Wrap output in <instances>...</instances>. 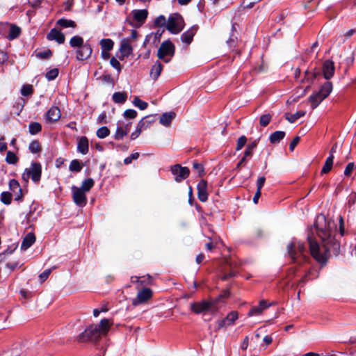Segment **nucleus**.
<instances>
[{"instance_id": "obj_13", "label": "nucleus", "mask_w": 356, "mask_h": 356, "mask_svg": "<svg viewBox=\"0 0 356 356\" xmlns=\"http://www.w3.org/2000/svg\"><path fill=\"white\" fill-rule=\"evenodd\" d=\"M131 122L125 123L124 122H118L117 124V129L114 134V138L117 140H122L129 131Z\"/></svg>"}, {"instance_id": "obj_8", "label": "nucleus", "mask_w": 356, "mask_h": 356, "mask_svg": "<svg viewBox=\"0 0 356 356\" xmlns=\"http://www.w3.org/2000/svg\"><path fill=\"white\" fill-rule=\"evenodd\" d=\"M175 54V45L170 40L162 42L158 49L157 56L165 63H168Z\"/></svg>"}, {"instance_id": "obj_41", "label": "nucleus", "mask_w": 356, "mask_h": 356, "mask_svg": "<svg viewBox=\"0 0 356 356\" xmlns=\"http://www.w3.org/2000/svg\"><path fill=\"white\" fill-rule=\"evenodd\" d=\"M57 24L60 25L63 28H67V27H75L76 24L74 21L71 19H60L57 22Z\"/></svg>"}, {"instance_id": "obj_5", "label": "nucleus", "mask_w": 356, "mask_h": 356, "mask_svg": "<svg viewBox=\"0 0 356 356\" xmlns=\"http://www.w3.org/2000/svg\"><path fill=\"white\" fill-rule=\"evenodd\" d=\"M332 90V83L327 81L322 85L318 92L310 95L309 101L311 103L312 108H316L323 99L329 96Z\"/></svg>"}, {"instance_id": "obj_35", "label": "nucleus", "mask_w": 356, "mask_h": 356, "mask_svg": "<svg viewBox=\"0 0 356 356\" xmlns=\"http://www.w3.org/2000/svg\"><path fill=\"white\" fill-rule=\"evenodd\" d=\"M221 298L220 296L216 298H211L207 300L208 304L211 309V314H213L218 311V304Z\"/></svg>"}, {"instance_id": "obj_28", "label": "nucleus", "mask_w": 356, "mask_h": 356, "mask_svg": "<svg viewBox=\"0 0 356 356\" xmlns=\"http://www.w3.org/2000/svg\"><path fill=\"white\" fill-rule=\"evenodd\" d=\"M163 30L160 31L158 30L154 33L149 34L146 36L145 41H144V45H146L149 42L152 41L153 43H156L160 40V38L163 33Z\"/></svg>"}, {"instance_id": "obj_21", "label": "nucleus", "mask_w": 356, "mask_h": 356, "mask_svg": "<svg viewBox=\"0 0 356 356\" xmlns=\"http://www.w3.org/2000/svg\"><path fill=\"white\" fill-rule=\"evenodd\" d=\"M8 28V33L6 35V38L9 40H13L17 38L21 33V29L14 24H9L8 26H6Z\"/></svg>"}, {"instance_id": "obj_15", "label": "nucleus", "mask_w": 356, "mask_h": 356, "mask_svg": "<svg viewBox=\"0 0 356 356\" xmlns=\"http://www.w3.org/2000/svg\"><path fill=\"white\" fill-rule=\"evenodd\" d=\"M322 72L325 79H330L334 76L335 72L334 62L329 59L325 60L323 63Z\"/></svg>"}, {"instance_id": "obj_42", "label": "nucleus", "mask_w": 356, "mask_h": 356, "mask_svg": "<svg viewBox=\"0 0 356 356\" xmlns=\"http://www.w3.org/2000/svg\"><path fill=\"white\" fill-rule=\"evenodd\" d=\"M0 200L2 203L9 205L12 200V193L10 192H2L0 195Z\"/></svg>"}, {"instance_id": "obj_23", "label": "nucleus", "mask_w": 356, "mask_h": 356, "mask_svg": "<svg viewBox=\"0 0 356 356\" xmlns=\"http://www.w3.org/2000/svg\"><path fill=\"white\" fill-rule=\"evenodd\" d=\"M77 150L82 154H86L88 152V140L86 136H81L79 138Z\"/></svg>"}, {"instance_id": "obj_39", "label": "nucleus", "mask_w": 356, "mask_h": 356, "mask_svg": "<svg viewBox=\"0 0 356 356\" xmlns=\"http://www.w3.org/2000/svg\"><path fill=\"white\" fill-rule=\"evenodd\" d=\"M95 181L92 178L86 179L82 182L81 187L79 189L88 192L93 187Z\"/></svg>"}, {"instance_id": "obj_1", "label": "nucleus", "mask_w": 356, "mask_h": 356, "mask_svg": "<svg viewBox=\"0 0 356 356\" xmlns=\"http://www.w3.org/2000/svg\"><path fill=\"white\" fill-rule=\"evenodd\" d=\"M335 227L334 221L327 220L324 215L320 214L316 219L312 233L313 234L315 232L321 238V245L313 236L309 234L307 236L310 253L321 264H326L332 253L334 256L339 254V242L333 236Z\"/></svg>"}, {"instance_id": "obj_36", "label": "nucleus", "mask_w": 356, "mask_h": 356, "mask_svg": "<svg viewBox=\"0 0 356 356\" xmlns=\"http://www.w3.org/2000/svg\"><path fill=\"white\" fill-rule=\"evenodd\" d=\"M21 353V348L16 346L11 349L3 351L1 354H0V356H20Z\"/></svg>"}, {"instance_id": "obj_52", "label": "nucleus", "mask_w": 356, "mask_h": 356, "mask_svg": "<svg viewBox=\"0 0 356 356\" xmlns=\"http://www.w3.org/2000/svg\"><path fill=\"white\" fill-rule=\"evenodd\" d=\"M168 21H166V19L165 16L163 15H159L157 17L154 21V24L156 26L163 27L165 25L167 26Z\"/></svg>"}, {"instance_id": "obj_19", "label": "nucleus", "mask_w": 356, "mask_h": 356, "mask_svg": "<svg viewBox=\"0 0 356 356\" xmlns=\"http://www.w3.org/2000/svg\"><path fill=\"white\" fill-rule=\"evenodd\" d=\"M46 117L48 122H56L60 118V111L57 106H52L47 112Z\"/></svg>"}, {"instance_id": "obj_59", "label": "nucleus", "mask_w": 356, "mask_h": 356, "mask_svg": "<svg viewBox=\"0 0 356 356\" xmlns=\"http://www.w3.org/2000/svg\"><path fill=\"white\" fill-rule=\"evenodd\" d=\"M138 157H139V153H138V152L133 153L129 156L124 159V163L126 165L130 164L133 160H136Z\"/></svg>"}, {"instance_id": "obj_25", "label": "nucleus", "mask_w": 356, "mask_h": 356, "mask_svg": "<svg viewBox=\"0 0 356 356\" xmlns=\"http://www.w3.org/2000/svg\"><path fill=\"white\" fill-rule=\"evenodd\" d=\"M134 18L136 21L143 24L147 17L148 12L145 9L134 10L132 11Z\"/></svg>"}, {"instance_id": "obj_9", "label": "nucleus", "mask_w": 356, "mask_h": 356, "mask_svg": "<svg viewBox=\"0 0 356 356\" xmlns=\"http://www.w3.org/2000/svg\"><path fill=\"white\" fill-rule=\"evenodd\" d=\"M171 172L175 175V180L181 182L186 179L190 175V170L187 167H182L179 164H175L170 168Z\"/></svg>"}, {"instance_id": "obj_20", "label": "nucleus", "mask_w": 356, "mask_h": 356, "mask_svg": "<svg viewBox=\"0 0 356 356\" xmlns=\"http://www.w3.org/2000/svg\"><path fill=\"white\" fill-rule=\"evenodd\" d=\"M9 188L13 193L16 191L19 193L17 197H15V201H21L23 197V193L19 182L16 179H10L9 181Z\"/></svg>"}, {"instance_id": "obj_62", "label": "nucleus", "mask_w": 356, "mask_h": 356, "mask_svg": "<svg viewBox=\"0 0 356 356\" xmlns=\"http://www.w3.org/2000/svg\"><path fill=\"white\" fill-rule=\"evenodd\" d=\"M266 178L264 177H260L257 181V190L261 191L262 187L264 185Z\"/></svg>"}, {"instance_id": "obj_30", "label": "nucleus", "mask_w": 356, "mask_h": 356, "mask_svg": "<svg viewBox=\"0 0 356 356\" xmlns=\"http://www.w3.org/2000/svg\"><path fill=\"white\" fill-rule=\"evenodd\" d=\"M120 51L124 56H128L131 54L132 47L128 40H124L122 41L120 47Z\"/></svg>"}, {"instance_id": "obj_7", "label": "nucleus", "mask_w": 356, "mask_h": 356, "mask_svg": "<svg viewBox=\"0 0 356 356\" xmlns=\"http://www.w3.org/2000/svg\"><path fill=\"white\" fill-rule=\"evenodd\" d=\"M184 27V21L179 13L170 15L168 19L166 28L172 34H178Z\"/></svg>"}, {"instance_id": "obj_4", "label": "nucleus", "mask_w": 356, "mask_h": 356, "mask_svg": "<svg viewBox=\"0 0 356 356\" xmlns=\"http://www.w3.org/2000/svg\"><path fill=\"white\" fill-rule=\"evenodd\" d=\"M70 44L72 48H77L76 58L78 60H86L90 57L92 52V47L90 44L85 43L81 36H73L70 40Z\"/></svg>"}, {"instance_id": "obj_33", "label": "nucleus", "mask_w": 356, "mask_h": 356, "mask_svg": "<svg viewBox=\"0 0 356 356\" xmlns=\"http://www.w3.org/2000/svg\"><path fill=\"white\" fill-rule=\"evenodd\" d=\"M334 156H329L325 162V164L323 166L322 168V170H321V174H326V173H328L332 168V165H333V160H334Z\"/></svg>"}, {"instance_id": "obj_40", "label": "nucleus", "mask_w": 356, "mask_h": 356, "mask_svg": "<svg viewBox=\"0 0 356 356\" xmlns=\"http://www.w3.org/2000/svg\"><path fill=\"white\" fill-rule=\"evenodd\" d=\"M69 169L72 172H79L82 169V165L77 159L72 160L70 164Z\"/></svg>"}, {"instance_id": "obj_18", "label": "nucleus", "mask_w": 356, "mask_h": 356, "mask_svg": "<svg viewBox=\"0 0 356 356\" xmlns=\"http://www.w3.org/2000/svg\"><path fill=\"white\" fill-rule=\"evenodd\" d=\"M270 306V305H268L266 300H262L259 302V304L257 306H254V307H252L248 315L249 316H257V315H259L260 314H261V312L266 309V308H268V307Z\"/></svg>"}, {"instance_id": "obj_26", "label": "nucleus", "mask_w": 356, "mask_h": 356, "mask_svg": "<svg viewBox=\"0 0 356 356\" xmlns=\"http://www.w3.org/2000/svg\"><path fill=\"white\" fill-rule=\"evenodd\" d=\"M163 70V65L159 61H156L151 68L150 70V76L151 78L156 81L159 76H160Z\"/></svg>"}, {"instance_id": "obj_27", "label": "nucleus", "mask_w": 356, "mask_h": 356, "mask_svg": "<svg viewBox=\"0 0 356 356\" xmlns=\"http://www.w3.org/2000/svg\"><path fill=\"white\" fill-rule=\"evenodd\" d=\"M175 112L165 113L160 117L159 122L163 126L168 127L170 124L172 120L175 118Z\"/></svg>"}, {"instance_id": "obj_32", "label": "nucleus", "mask_w": 356, "mask_h": 356, "mask_svg": "<svg viewBox=\"0 0 356 356\" xmlns=\"http://www.w3.org/2000/svg\"><path fill=\"white\" fill-rule=\"evenodd\" d=\"M112 99L115 103L124 104L127 99L126 92H116L113 95Z\"/></svg>"}, {"instance_id": "obj_58", "label": "nucleus", "mask_w": 356, "mask_h": 356, "mask_svg": "<svg viewBox=\"0 0 356 356\" xmlns=\"http://www.w3.org/2000/svg\"><path fill=\"white\" fill-rule=\"evenodd\" d=\"M354 167H355L354 163H353V162L349 163L345 168L344 175L346 177H350L353 171Z\"/></svg>"}, {"instance_id": "obj_29", "label": "nucleus", "mask_w": 356, "mask_h": 356, "mask_svg": "<svg viewBox=\"0 0 356 356\" xmlns=\"http://www.w3.org/2000/svg\"><path fill=\"white\" fill-rule=\"evenodd\" d=\"M286 134L282 131H276L271 134L269 137L270 143L277 144L279 143L285 136Z\"/></svg>"}, {"instance_id": "obj_64", "label": "nucleus", "mask_w": 356, "mask_h": 356, "mask_svg": "<svg viewBox=\"0 0 356 356\" xmlns=\"http://www.w3.org/2000/svg\"><path fill=\"white\" fill-rule=\"evenodd\" d=\"M300 141V137L299 136H296L293 140L291 142L290 145H289V149L291 150V151H293L294 148L296 147V146L298 144Z\"/></svg>"}, {"instance_id": "obj_17", "label": "nucleus", "mask_w": 356, "mask_h": 356, "mask_svg": "<svg viewBox=\"0 0 356 356\" xmlns=\"http://www.w3.org/2000/svg\"><path fill=\"white\" fill-rule=\"evenodd\" d=\"M49 40H55L58 44H63L65 42V35L56 29H52L47 35Z\"/></svg>"}, {"instance_id": "obj_56", "label": "nucleus", "mask_w": 356, "mask_h": 356, "mask_svg": "<svg viewBox=\"0 0 356 356\" xmlns=\"http://www.w3.org/2000/svg\"><path fill=\"white\" fill-rule=\"evenodd\" d=\"M236 30L235 24H233L232 26L231 35H230L229 38L228 39V40L227 41V44L230 46H232L234 43V41L236 39V36L234 35V32H236Z\"/></svg>"}, {"instance_id": "obj_16", "label": "nucleus", "mask_w": 356, "mask_h": 356, "mask_svg": "<svg viewBox=\"0 0 356 356\" xmlns=\"http://www.w3.org/2000/svg\"><path fill=\"white\" fill-rule=\"evenodd\" d=\"M197 197L200 201L204 202L208 200L207 182L202 179L197 186Z\"/></svg>"}, {"instance_id": "obj_22", "label": "nucleus", "mask_w": 356, "mask_h": 356, "mask_svg": "<svg viewBox=\"0 0 356 356\" xmlns=\"http://www.w3.org/2000/svg\"><path fill=\"white\" fill-rule=\"evenodd\" d=\"M35 241V236L33 233L27 234L23 238L21 244V249L26 250L29 248Z\"/></svg>"}, {"instance_id": "obj_57", "label": "nucleus", "mask_w": 356, "mask_h": 356, "mask_svg": "<svg viewBox=\"0 0 356 356\" xmlns=\"http://www.w3.org/2000/svg\"><path fill=\"white\" fill-rule=\"evenodd\" d=\"M51 273V269L49 268V269H46L44 272H42L41 274H40L39 279H40V282L42 283L43 282H44L49 277Z\"/></svg>"}, {"instance_id": "obj_50", "label": "nucleus", "mask_w": 356, "mask_h": 356, "mask_svg": "<svg viewBox=\"0 0 356 356\" xmlns=\"http://www.w3.org/2000/svg\"><path fill=\"white\" fill-rule=\"evenodd\" d=\"M51 55L52 52L50 49H46L36 53V56L41 59H48Z\"/></svg>"}, {"instance_id": "obj_47", "label": "nucleus", "mask_w": 356, "mask_h": 356, "mask_svg": "<svg viewBox=\"0 0 356 356\" xmlns=\"http://www.w3.org/2000/svg\"><path fill=\"white\" fill-rule=\"evenodd\" d=\"M18 161V159L15 153L11 151H8L6 154V161L9 164H15Z\"/></svg>"}, {"instance_id": "obj_61", "label": "nucleus", "mask_w": 356, "mask_h": 356, "mask_svg": "<svg viewBox=\"0 0 356 356\" xmlns=\"http://www.w3.org/2000/svg\"><path fill=\"white\" fill-rule=\"evenodd\" d=\"M9 23H0V34L4 35L6 38V35L8 33V28L6 26H8Z\"/></svg>"}, {"instance_id": "obj_54", "label": "nucleus", "mask_w": 356, "mask_h": 356, "mask_svg": "<svg viewBox=\"0 0 356 356\" xmlns=\"http://www.w3.org/2000/svg\"><path fill=\"white\" fill-rule=\"evenodd\" d=\"M125 118L134 119L137 116V112L134 109H127L123 114Z\"/></svg>"}, {"instance_id": "obj_14", "label": "nucleus", "mask_w": 356, "mask_h": 356, "mask_svg": "<svg viewBox=\"0 0 356 356\" xmlns=\"http://www.w3.org/2000/svg\"><path fill=\"white\" fill-rule=\"evenodd\" d=\"M191 310L196 314H200L206 312H209L211 313V309L207 300L192 302L191 304Z\"/></svg>"}, {"instance_id": "obj_43", "label": "nucleus", "mask_w": 356, "mask_h": 356, "mask_svg": "<svg viewBox=\"0 0 356 356\" xmlns=\"http://www.w3.org/2000/svg\"><path fill=\"white\" fill-rule=\"evenodd\" d=\"M133 104L140 110H145L147 108L148 104L141 100L138 97H135L133 100Z\"/></svg>"}, {"instance_id": "obj_34", "label": "nucleus", "mask_w": 356, "mask_h": 356, "mask_svg": "<svg viewBox=\"0 0 356 356\" xmlns=\"http://www.w3.org/2000/svg\"><path fill=\"white\" fill-rule=\"evenodd\" d=\"M305 111H298L293 114L287 113L286 114V120H287L291 123H293L300 118L305 116Z\"/></svg>"}, {"instance_id": "obj_55", "label": "nucleus", "mask_w": 356, "mask_h": 356, "mask_svg": "<svg viewBox=\"0 0 356 356\" xmlns=\"http://www.w3.org/2000/svg\"><path fill=\"white\" fill-rule=\"evenodd\" d=\"M247 142V138L245 136H241L237 140V145L236 149L237 151L241 149Z\"/></svg>"}, {"instance_id": "obj_45", "label": "nucleus", "mask_w": 356, "mask_h": 356, "mask_svg": "<svg viewBox=\"0 0 356 356\" xmlns=\"http://www.w3.org/2000/svg\"><path fill=\"white\" fill-rule=\"evenodd\" d=\"M272 115L269 113L263 114L259 119V124L260 126L265 127H266L270 122L271 121Z\"/></svg>"}, {"instance_id": "obj_11", "label": "nucleus", "mask_w": 356, "mask_h": 356, "mask_svg": "<svg viewBox=\"0 0 356 356\" xmlns=\"http://www.w3.org/2000/svg\"><path fill=\"white\" fill-rule=\"evenodd\" d=\"M238 317V314L236 311L230 312L225 318L216 322L217 330H220L222 327L234 325Z\"/></svg>"}, {"instance_id": "obj_31", "label": "nucleus", "mask_w": 356, "mask_h": 356, "mask_svg": "<svg viewBox=\"0 0 356 356\" xmlns=\"http://www.w3.org/2000/svg\"><path fill=\"white\" fill-rule=\"evenodd\" d=\"M99 44L102 47V51H111L114 46V42L111 39L105 38L102 39L99 42Z\"/></svg>"}, {"instance_id": "obj_53", "label": "nucleus", "mask_w": 356, "mask_h": 356, "mask_svg": "<svg viewBox=\"0 0 356 356\" xmlns=\"http://www.w3.org/2000/svg\"><path fill=\"white\" fill-rule=\"evenodd\" d=\"M33 92V86L31 85H24L21 90V94L23 96H29L31 95Z\"/></svg>"}, {"instance_id": "obj_60", "label": "nucleus", "mask_w": 356, "mask_h": 356, "mask_svg": "<svg viewBox=\"0 0 356 356\" xmlns=\"http://www.w3.org/2000/svg\"><path fill=\"white\" fill-rule=\"evenodd\" d=\"M110 63L111 66L116 69L119 72L121 71L120 63L115 57L111 58L110 60Z\"/></svg>"}, {"instance_id": "obj_3", "label": "nucleus", "mask_w": 356, "mask_h": 356, "mask_svg": "<svg viewBox=\"0 0 356 356\" xmlns=\"http://www.w3.org/2000/svg\"><path fill=\"white\" fill-rule=\"evenodd\" d=\"M286 248L287 253L294 264L302 265L309 259L305 254L306 248L304 243L293 240L288 244Z\"/></svg>"}, {"instance_id": "obj_48", "label": "nucleus", "mask_w": 356, "mask_h": 356, "mask_svg": "<svg viewBox=\"0 0 356 356\" xmlns=\"http://www.w3.org/2000/svg\"><path fill=\"white\" fill-rule=\"evenodd\" d=\"M257 143L258 141L256 140L247 145L246 149L244 152L245 156H252V152L254 149L257 147Z\"/></svg>"}, {"instance_id": "obj_6", "label": "nucleus", "mask_w": 356, "mask_h": 356, "mask_svg": "<svg viewBox=\"0 0 356 356\" xmlns=\"http://www.w3.org/2000/svg\"><path fill=\"white\" fill-rule=\"evenodd\" d=\"M42 175V165L40 163L32 162L30 168H26L22 174V179L25 181H28L31 178V180L38 184L40 181Z\"/></svg>"}, {"instance_id": "obj_10", "label": "nucleus", "mask_w": 356, "mask_h": 356, "mask_svg": "<svg viewBox=\"0 0 356 356\" xmlns=\"http://www.w3.org/2000/svg\"><path fill=\"white\" fill-rule=\"evenodd\" d=\"M152 296V291L149 288H145L138 292L137 296L133 299L132 305L138 306L140 304L145 303Z\"/></svg>"}, {"instance_id": "obj_38", "label": "nucleus", "mask_w": 356, "mask_h": 356, "mask_svg": "<svg viewBox=\"0 0 356 356\" xmlns=\"http://www.w3.org/2000/svg\"><path fill=\"white\" fill-rule=\"evenodd\" d=\"M42 130V126L40 123L33 122L29 124V131L31 135H35Z\"/></svg>"}, {"instance_id": "obj_63", "label": "nucleus", "mask_w": 356, "mask_h": 356, "mask_svg": "<svg viewBox=\"0 0 356 356\" xmlns=\"http://www.w3.org/2000/svg\"><path fill=\"white\" fill-rule=\"evenodd\" d=\"M147 118H143L141 120L138 122L137 124V127L141 129V131L146 129L147 128V125H146Z\"/></svg>"}, {"instance_id": "obj_2", "label": "nucleus", "mask_w": 356, "mask_h": 356, "mask_svg": "<svg viewBox=\"0 0 356 356\" xmlns=\"http://www.w3.org/2000/svg\"><path fill=\"white\" fill-rule=\"evenodd\" d=\"M113 323L107 318L102 319L99 324L91 325L77 337L79 342L95 341L102 336L107 334Z\"/></svg>"}, {"instance_id": "obj_37", "label": "nucleus", "mask_w": 356, "mask_h": 356, "mask_svg": "<svg viewBox=\"0 0 356 356\" xmlns=\"http://www.w3.org/2000/svg\"><path fill=\"white\" fill-rule=\"evenodd\" d=\"M21 353V348L16 346L11 349L3 351L1 354H0V356H20Z\"/></svg>"}, {"instance_id": "obj_44", "label": "nucleus", "mask_w": 356, "mask_h": 356, "mask_svg": "<svg viewBox=\"0 0 356 356\" xmlns=\"http://www.w3.org/2000/svg\"><path fill=\"white\" fill-rule=\"evenodd\" d=\"M314 273V270L312 269H309L306 274L298 281V286H303L308 280H309V277L311 275H313Z\"/></svg>"}, {"instance_id": "obj_46", "label": "nucleus", "mask_w": 356, "mask_h": 356, "mask_svg": "<svg viewBox=\"0 0 356 356\" xmlns=\"http://www.w3.org/2000/svg\"><path fill=\"white\" fill-rule=\"evenodd\" d=\"M29 149L31 153L36 154L41 150L40 145L38 140H33L29 146Z\"/></svg>"}, {"instance_id": "obj_49", "label": "nucleus", "mask_w": 356, "mask_h": 356, "mask_svg": "<svg viewBox=\"0 0 356 356\" xmlns=\"http://www.w3.org/2000/svg\"><path fill=\"white\" fill-rule=\"evenodd\" d=\"M110 134V131L106 127H102L97 129V136L99 138H105Z\"/></svg>"}, {"instance_id": "obj_12", "label": "nucleus", "mask_w": 356, "mask_h": 356, "mask_svg": "<svg viewBox=\"0 0 356 356\" xmlns=\"http://www.w3.org/2000/svg\"><path fill=\"white\" fill-rule=\"evenodd\" d=\"M72 198L75 204L79 207L85 206L87 202L86 192L74 186L72 187Z\"/></svg>"}, {"instance_id": "obj_24", "label": "nucleus", "mask_w": 356, "mask_h": 356, "mask_svg": "<svg viewBox=\"0 0 356 356\" xmlns=\"http://www.w3.org/2000/svg\"><path fill=\"white\" fill-rule=\"evenodd\" d=\"M197 31V28L195 26L191 27L189 30L182 33L181 40L182 42L186 44H190L193 38Z\"/></svg>"}, {"instance_id": "obj_51", "label": "nucleus", "mask_w": 356, "mask_h": 356, "mask_svg": "<svg viewBox=\"0 0 356 356\" xmlns=\"http://www.w3.org/2000/svg\"><path fill=\"white\" fill-rule=\"evenodd\" d=\"M58 75V70L57 68H54L48 71L46 74V78L49 81L54 80Z\"/></svg>"}]
</instances>
